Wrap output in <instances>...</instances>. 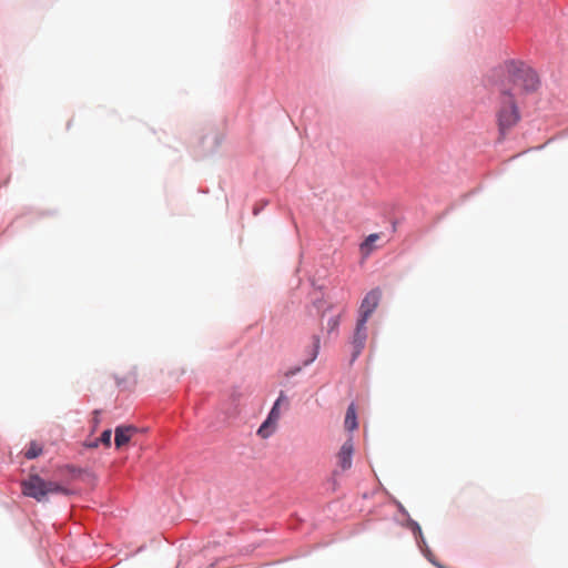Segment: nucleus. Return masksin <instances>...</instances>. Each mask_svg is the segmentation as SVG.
I'll use <instances>...</instances> for the list:
<instances>
[{
    "label": "nucleus",
    "instance_id": "1",
    "mask_svg": "<svg viewBox=\"0 0 568 568\" xmlns=\"http://www.w3.org/2000/svg\"><path fill=\"white\" fill-rule=\"evenodd\" d=\"M488 81L491 87H497L501 95L497 121L500 134L505 135L520 119L514 91L532 92L538 88L539 79L529 65L511 60L494 69Z\"/></svg>",
    "mask_w": 568,
    "mask_h": 568
},
{
    "label": "nucleus",
    "instance_id": "2",
    "mask_svg": "<svg viewBox=\"0 0 568 568\" xmlns=\"http://www.w3.org/2000/svg\"><path fill=\"white\" fill-rule=\"evenodd\" d=\"M22 491L26 496L34 498L39 503H44L53 494H68V489L61 485L42 479L39 475H30L22 481Z\"/></svg>",
    "mask_w": 568,
    "mask_h": 568
},
{
    "label": "nucleus",
    "instance_id": "3",
    "mask_svg": "<svg viewBox=\"0 0 568 568\" xmlns=\"http://www.w3.org/2000/svg\"><path fill=\"white\" fill-rule=\"evenodd\" d=\"M393 505H396V507L398 508L400 515H402V519H398V521L405 526L408 530L412 531V534L414 535L415 537V540H416V544L418 546V548L422 550V552L425 555V557L430 561L433 562L434 565L438 566V564H436L433 559V555H432V551L428 549L427 545H426V541L423 537V534H422V529L418 525L417 521L413 520L412 518H409L408 514L406 513V510L404 509V507L397 503L394 498H393Z\"/></svg>",
    "mask_w": 568,
    "mask_h": 568
},
{
    "label": "nucleus",
    "instance_id": "4",
    "mask_svg": "<svg viewBox=\"0 0 568 568\" xmlns=\"http://www.w3.org/2000/svg\"><path fill=\"white\" fill-rule=\"evenodd\" d=\"M367 320L366 318H357L356 326L351 339L352 345V356L351 363L355 362L357 357L361 355L362 351L366 345L367 339Z\"/></svg>",
    "mask_w": 568,
    "mask_h": 568
},
{
    "label": "nucleus",
    "instance_id": "5",
    "mask_svg": "<svg viewBox=\"0 0 568 568\" xmlns=\"http://www.w3.org/2000/svg\"><path fill=\"white\" fill-rule=\"evenodd\" d=\"M382 297V292L378 287L369 291L365 297L362 300L359 310H358V318H366L368 321L369 316L374 313Z\"/></svg>",
    "mask_w": 568,
    "mask_h": 568
},
{
    "label": "nucleus",
    "instance_id": "6",
    "mask_svg": "<svg viewBox=\"0 0 568 568\" xmlns=\"http://www.w3.org/2000/svg\"><path fill=\"white\" fill-rule=\"evenodd\" d=\"M280 417H281V412H280L278 402H274L266 419L262 423V425L257 429V434L263 438L270 437L274 433L275 426H276Z\"/></svg>",
    "mask_w": 568,
    "mask_h": 568
},
{
    "label": "nucleus",
    "instance_id": "7",
    "mask_svg": "<svg viewBox=\"0 0 568 568\" xmlns=\"http://www.w3.org/2000/svg\"><path fill=\"white\" fill-rule=\"evenodd\" d=\"M354 453V444L353 439L348 438L345 440L338 452L337 459L338 465L343 470L351 468L352 466V456Z\"/></svg>",
    "mask_w": 568,
    "mask_h": 568
},
{
    "label": "nucleus",
    "instance_id": "8",
    "mask_svg": "<svg viewBox=\"0 0 568 568\" xmlns=\"http://www.w3.org/2000/svg\"><path fill=\"white\" fill-rule=\"evenodd\" d=\"M135 430L133 426L120 425L114 430V444L116 448H121L131 439V434Z\"/></svg>",
    "mask_w": 568,
    "mask_h": 568
},
{
    "label": "nucleus",
    "instance_id": "9",
    "mask_svg": "<svg viewBox=\"0 0 568 568\" xmlns=\"http://www.w3.org/2000/svg\"><path fill=\"white\" fill-rule=\"evenodd\" d=\"M320 348H321V338L318 335H313L312 345L310 346V349L307 351L308 357L303 362L304 367L311 365L317 358Z\"/></svg>",
    "mask_w": 568,
    "mask_h": 568
},
{
    "label": "nucleus",
    "instance_id": "10",
    "mask_svg": "<svg viewBox=\"0 0 568 568\" xmlns=\"http://www.w3.org/2000/svg\"><path fill=\"white\" fill-rule=\"evenodd\" d=\"M379 239V235L374 233V234H369L365 240L364 242L361 243L359 245V251H361V254L363 256V258H366L371 253L372 251L374 250L375 247V242Z\"/></svg>",
    "mask_w": 568,
    "mask_h": 568
},
{
    "label": "nucleus",
    "instance_id": "11",
    "mask_svg": "<svg viewBox=\"0 0 568 568\" xmlns=\"http://www.w3.org/2000/svg\"><path fill=\"white\" fill-rule=\"evenodd\" d=\"M344 424H345V428L349 432L357 428V417H356V409H355L354 404H351L347 407Z\"/></svg>",
    "mask_w": 568,
    "mask_h": 568
},
{
    "label": "nucleus",
    "instance_id": "12",
    "mask_svg": "<svg viewBox=\"0 0 568 568\" xmlns=\"http://www.w3.org/2000/svg\"><path fill=\"white\" fill-rule=\"evenodd\" d=\"M42 453V447L37 443L31 442L29 447L24 452V457L27 459H34Z\"/></svg>",
    "mask_w": 568,
    "mask_h": 568
},
{
    "label": "nucleus",
    "instance_id": "13",
    "mask_svg": "<svg viewBox=\"0 0 568 568\" xmlns=\"http://www.w3.org/2000/svg\"><path fill=\"white\" fill-rule=\"evenodd\" d=\"M111 437H112V430L111 429H104L101 434V436L98 438L99 443L103 444L106 447L111 446Z\"/></svg>",
    "mask_w": 568,
    "mask_h": 568
},
{
    "label": "nucleus",
    "instance_id": "14",
    "mask_svg": "<svg viewBox=\"0 0 568 568\" xmlns=\"http://www.w3.org/2000/svg\"><path fill=\"white\" fill-rule=\"evenodd\" d=\"M339 326V315L333 316L327 321L328 333L337 331Z\"/></svg>",
    "mask_w": 568,
    "mask_h": 568
},
{
    "label": "nucleus",
    "instance_id": "15",
    "mask_svg": "<svg viewBox=\"0 0 568 568\" xmlns=\"http://www.w3.org/2000/svg\"><path fill=\"white\" fill-rule=\"evenodd\" d=\"M302 367H303V365L302 366L291 367L290 369H287L285 372V374H284L285 377L290 378V377H293V376L297 375L302 371Z\"/></svg>",
    "mask_w": 568,
    "mask_h": 568
},
{
    "label": "nucleus",
    "instance_id": "16",
    "mask_svg": "<svg viewBox=\"0 0 568 568\" xmlns=\"http://www.w3.org/2000/svg\"><path fill=\"white\" fill-rule=\"evenodd\" d=\"M267 201H262L261 203L256 204L254 206V210H253V214L254 215H257L266 205H267Z\"/></svg>",
    "mask_w": 568,
    "mask_h": 568
},
{
    "label": "nucleus",
    "instance_id": "17",
    "mask_svg": "<svg viewBox=\"0 0 568 568\" xmlns=\"http://www.w3.org/2000/svg\"><path fill=\"white\" fill-rule=\"evenodd\" d=\"M287 396L285 395V393L283 390L280 392L278 394V397L275 402H278V405H281L282 403L284 402H287Z\"/></svg>",
    "mask_w": 568,
    "mask_h": 568
},
{
    "label": "nucleus",
    "instance_id": "18",
    "mask_svg": "<svg viewBox=\"0 0 568 568\" xmlns=\"http://www.w3.org/2000/svg\"><path fill=\"white\" fill-rule=\"evenodd\" d=\"M99 444L100 443H99L98 438H95L93 440L88 442L87 443V447H89V448H97L99 446Z\"/></svg>",
    "mask_w": 568,
    "mask_h": 568
}]
</instances>
